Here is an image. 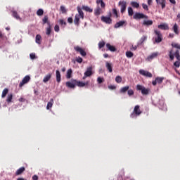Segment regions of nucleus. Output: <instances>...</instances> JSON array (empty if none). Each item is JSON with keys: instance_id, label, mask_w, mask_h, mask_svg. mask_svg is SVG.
Instances as JSON below:
<instances>
[{"instance_id": "nucleus-1", "label": "nucleus", "mask_w": 180, "mask_h": 180, "mask_svg": "<svg viewBox=\"0 0 180 180\" xmlns=\"http://www.w3.org/2000/svg\"><path fill=\"white\" fill-rule=\"evenodd\" d=\"M77 12L78 14L75 15V18L74 19V23L76 25V26L79 25V19H84V11H82V9H81L79 7H77Z\"/></svg>"}, {"instance_id": "nucleus-2", "label": "nucleus", "mask_w": 180, "mask_h": 180, "mask_svg": "<svg viewBox=\"0 0 180 180\" xmlns=\"http://www.w3.org/2000/svg\"><path fill=\"white\" fill-rule=\"evenodd\" d=\"M141 113H143V112H141V110H140V105H136L134 107L132 113H131L130 117H131V119H134V117H137V116H140Z\"/></svg>"}, {"instance_id": "nucleus-3", "label": "nucleus", "mask_w": 180, "mask_h": 180, "mask_svg": "<svg viewBox=\"0 0 180 180\" xmlns=\"http://www.w3.org/2000/svg\"><path fill=\"white\" fill-rule=\"evenodd\" d=\"M136 90L137 91H141V94L143 95H148L150 94V89L149 88H146L144 86L138 84L136 85Z\"/></svg>"}, {"instance_id": "nucleus-4", "label": "nucleus", "mask_w": 180, "mask_h": 180, "mask_svg": "<svg viewBox=\"0 0 180 180\" xmlns=\"http://www.w3.org/2000/svg\"><path fill=\"white\" fill-rule=\"evenodd\" d=\"M154 33L155 34V37H154L155 43H161V41H162V34L161 32L155 30Z\"/></svg>"}, {"instance_id": "nucleus-5", "label": "nucleus", "mask_w": 180, "mask_h": 180, "mask_svg": "<svg viewBox=\"0 0 180 180\" xmlns=\"http://www.w3.org/2000/svg\"><path fill=\"white\" fill-rule=\"evenodd\" d=\"M74 50H75L77 53H79L82 57H85V56H86V52H85V50L78 46H74Z\"/></svg>"}, {"instance_id": "nucleus-6", "label": "nucleus", "mask_w": 180, "mask_h": 180, "mask_svg": "<svg viewBox=\"0 0 180 180\" xmlns=\"http://www.w3.org/2000/svg\"><path fill=\"white\" fill-rule=\"evenodd\" d=\"M139 74L141 75H143V77H147L148 78H153V74L148 71H146L144 70H140Z\"/></svg>"}, {"instance_id": "nucleus-7", "label": "nucleus", "mask_w": 180, "mask_h": 180, "mask_svg": "<svg viewBox=\"0 0 180 180\" xmlns=\"http://www.w3.org/2000/svg\"><path fill=\"white\" fill-rule=\"evenodd\" d=\"M29 81H30V76L29 75L25 76L19 84V87L22 88V86H23V85H25V84H27Z\"/></svg>"}, {"instance_id": "nucleus-8", "label": "nucleus", "mask_w": 180, "mask_h": 180, "mask_svg": "<svg viewBox=\"0 0 180 180\" xmlns=\"http://www.w3.org/2000/svg\"><path fill=\"white\" fill-rule=\"evenodd\" d=\"M163 81H164V77H158L155 78L154 81L152 82V85H153V86H155L157 84H162Z\"/></svg>"}, {"instance_id": "nucleus-9", "label": "nucleus", "mask_w": 180, "mask_h": 180, "mask_svg": "<svg viewBox=\"0 0 180 180\" xmlns=\"http://www.w3.org/2000/svg\"><path fill=\"white\" fill-rule=\"evenodd\" d=\"M75 82H76L75 79L72 80V82H67L66 86L68 88H70L71 89H74V88H75V86H77Z\"/></svg>"}, {"instance_id": "nucleus-10", "label": "nucleus", "mask_w": 180, "mask_h": 180, "mask_svg": "<svg viewBox=\"0 0 180 180\" xmlns=\"http://www.w3.org/2000/svg\"><path fill=\"white\" fill-rule=\"evenodd\" d=\"M101 22L107 23V25H110L112 23V18L110 17L101 16Z\"/></svg>"}, {"instance_id": "nucleus-11", "label": "nucleus", "mask_w": 180, "mask_h": 180, "mask_svg": "<svg viewBox=\"0 0 180 180\" xmlns=\"http://www.w3.org/2000/svg\"><path fill=\"white\" fill-rule=\"evenodd\" d=\"M119 4L121 6V13H124V11H126V7H127V3L126 1H120Z\"/></svg>"}, {"instance_id": "nucleus-12", "label": "nucleus", "mask_w": 180, "mask_h": 180, "mask_svg": "<svg viewBox=\"0 0 180 180\" xmlns=\"http://www.w3.org/2000/svg\"><path fill=\"white\" fill-rule=\"evenodd\" d=\"M155 1L158 5H160L162 6V9H165L167 4L166 0H155Z\"/></svg>"}, {"instance_id": "nucleus-13", "label": "nucleus", "mask_w": 180, "mask_h": 180, "mask_svg": "<svg viewBox=\"0 0 180 180\" xmlns=\"http://www.w3.org/2000/svg\"><path fill=\"white\" fill-rule=\"evenodd\" d=\"M158 27L161 30H169V27L168 26V24H165V23L159 25Z\"/></svg>"}, {"instance_id": "nucleus-14", "label": "nucleus", "mask_w": 180, "mask_h": 180, "mask_svg": "<svg viewBox=\"0 0 180 180\" xmlns=\"http://www.w3.org/2000/svg\"><path fill=\"white\" fill-rule=\"evenodd\" d=\"M144 18H146V15L143 13H136L134 15V19H144Z\"/></svg>"}, {"instance_id": "nucleus-15", "label": "nucleus", "mask_w": 180, "mask_h": 180, "mask_svg": "<svg viewBox=\"0 0 180 180\" xmlns=\"http://www.w3.org/2000/svg\"><path fill=\"white\" fill-rule=\"evenodd\" d=\"M26 171V169L25 167H21L17 171L15 172V175L18 176L19 175H22L23 174V172Z\"/></svg>"}, {"instance_id": "nucleus-16", "label": "nucleus", "mask_w": 180, "mask_h": 180, "mask_svg": "<svg viewBox=\"0 0 180 180\" xmlns=\"http://www.w3.org/2000/svg\"><path fill=\"white\" fill-rule=\"evenodd\" d=\"M158 56V53L154 52L147 58V60L148 61H151V60H153V58H157Z\"/></svg>"}, {"instance_id": "nucleus-17", "label": "nucleus", "mask_w": 180, "mask_h": 180, "mask_svg": "<svg viewBox=\"0 0 180 180\" xmlns=\"http://www.w3.org/2000/svg\"><path fill=\"white\" fill-rule=\"evenodd\" d=\"M126 24V21H120L118 22H116L114 27L115 29H119V27H122L124 25Z\"/></svg>"}, {"instance_id": "nucleus-18", "label": "nucleus", "mask_w": 180, "mask_h": 180, "mask_svg": "<svg viewBox=\"0 0 180 180\" xmlns=\"http://www.w3.org/2000/svg\"><path fill=\"white\" fill-rule=\"evenodd\" d=\"M85 77H91L92 75V67H89L87 68L86 72H84Z\"/></svg>"}, {"instance_id": "nucleus-19", "label": "nucleus", "mask_w": 180, "mask_h": 180, "mask_svg": "<svg viewBox=\"0 0 180 180\" xmlns=\"http://www.w3.org/2000/svg\"><path fill=\"white\" fill-rule=\"evenodd\" d=\"M129 89H130V86H125L120 89V94H126Z\"/></svg>"}, {"instance_id": "nucleus-20", "label": "nucleus", "mask_w": 180, "mask_h": 180, "mask_svg": "<svg viewBox=\"0 0 180 180\" xmlns=\"http://www.w3.org/2000/svg\"><path fill=\"white\" fill-rule=\"evenodd\" d=\"M51 73H49L47 74L43 79V82H44L46 84V82H49V81H50V79H51Z\"/></svg>"}, {"instance_id": "nucleus-21", "label": "nucleus", "mask_w": 180, "mask_h": 180, "mask_svg": "<svg viewBox=\"0 0 180 180\" xmlns=\"http://www.w3.org/2000/svg\"><path fill=\"white\" fill-rule=\"evenodd\" d=\"M172 30L175 33V34H177V35L179 34V30L178 25L176 23L172 27Z\"/></svg>"}, {"instance_id": "nucleus-22", "label": "nucleus", "mask_w": 180, "mask_h": 180, "mask_svg": "<svg viewBox=\"0 0 180 180\" xmlns=\"http://www.w3.org/2000/svg\"><path fill=\"white\" fill-rule=\"evenodd\" d=\"M56 81L57 82H61V74L59 70L56 71Z\"/></svg>"}, {"instance_id": "nucleus-23", "label": "nucleus", "mask_w": 180, "mask_h": 180, "mask_svg": "<svg viewBox=\"0 0 180 180\" xmlns=\"http://www.w3.org/2000/svg\"><path fill=\"white\" fill-rule=\"evenodd\" d=\"M43 25H46L47 23L48 26L50 25V22H49V15H44V18L42 19Z\"/></svg>"}, {"instance_id": "nucleus-24", "label": "nucleus", "mask_w": 180, "mask_h": 180, "mask_svg": "<svg viewBox=\"0 0 180 180\" xmlns=\"http://www.w3.org/2000/svg\"><path fill=\"white\" fill-rule=\"evenodd\" d=\"M54 103V99L51 98L50 101L47 103L46 109L49 110V109L53 108V104Z\"/></svg>"}, {"instance_id": "nucleus-25", "label": "nucleus", "mask_w": 180, "mask_h": 180, "mask_svg": "<svg viewBox=\"0 0 180 180\" xmlns=\"http://www.w3.org/2000/svg\"><path fill=\"white\" fill-rule=\"evenodd\" d=\"M82 9H84V11H86V12H89V13H92V12H94V10L89 8V6H83Z\"/></svg>"}, {"instance_id": "nucleus-26", "label": "nucleus", "mask_w": 180, "mask_h": 180, "mask_svg": "<svg viewBox=\"0 0 180 180\" xmlns=\"http://www.w3.org/2000/svg\"><path fill=\"white\" fill-rule=\"evenodd\" d=\"M106 47L110 51H116V48L110 45V44H106Z\"/></svg>"}, {"instance_id": "nucleus-27", "label": "nucleus", "mask_w": 180, "mask_h": 180, "mask_svg": "<svg viewBox=\"0 0 180 180\" xmlns=\"http://www.w3.org/2000/svg\"><path fill=\"white\" fill-rule=\"evenodd\" d=\"M76 86H79V88H83V86H85V83L81 81H77L75 82Z\"/></svg>"}, {"instance_id": "nucleus-28", "label": "nucleus", "mask_w": 180, "mask_h": 180, "mask_svg": "<svg viewBox=\"0 0 180 180\" xmlns=\"http://www.w3.org/2000/svg\"><path fill=\"white\" fill-rule=\"evenodd\" d=\"M12 13H13L12 15H13V18H15L18 20H22V18H20V16H19V14H18V12L13 11Z\"/></svg>"}, {"instance_id": "nucleus-29", "label": "nucleus", "mask_w": 180, "mask_h": 180, "mask_svg": "<svg viewBox=\"0 0 180 180\" xmlns=\"http://www.w3.org/2000/svg\"><path fill=\"white\" fill-rule=\"evenodd\" d=\"M105 67H106L107 70L109 71V72H112V63H109L108 62H106Z\"/></svg>"}, {"instance_id": "nucleus-30", "label": "nucleus", "mask_w": 180, "mask_h": 180, "mask_svg": "<svg viewBox=\"0 0 180 180\" xmlns=\"http://www.w3.org/2000/svg\"><path fill=\"white\" fill-rule=\"evenodd\" d=\"M72 75V69L68 70L66 78H68V79H70V78H71Z\"/></svg>"}, {"instance_id": "nucleus-31", "label": "nucleus", "mask_w": 180, "mask_h": 180, "mask_svg": "<svg viewBox=\"0 0 180 180\" xmlns=\"http://www.w3.org/2000/svg\"><path fill=\"white\" fill-rule=\"evenodd\" d=\"M101 7H97L95 10H94V15L96 16H99V15H101Z\"/></svg>"}, {"instance_id": "nucleus-32", "label": "nucleus", "mask_w": 180, "mask_h": 180, "mask_svg": "<svg viewBox=\"0 0 180 180\" xmlns=\"http://www.w3.org/2000/svg\"><path fill=\"white\" fill-rule=\"evenodd\" d=\"M36 43L37 44H41V36L40 34L36 36Z\"/></svg>"}, {"instance_id": "nucleus-33", "label": "nucleus", "mask_w": 180, "mask_h": 180, "mask_svg": "<svg viewBox=\"0 0 180 180\" xmlns=\"http://www.w3.org/2000/svg\"><path fill=\"white\" fill-rule=\"evenodd\" d=\"M8 92H9V89L8 88L4 89L2 91L1 98H5L8 95Z\"/></svg>"}, {"instance_id": "nucleus-34", "label": "nucleus", "mask_w": 180, "mask_h": 180, "mask_svg": "<svg viewBox=\"0 0 180 180\" xmlns=\"http://www.w3.org/2000/svg\"><path fill=\"white\" fill-rule=\"evenodd\" d=\"M12 99H13V95L10 94L7 96L6 102H8V103H11V102H12Z\"/></svg>"}, {"instance_id": "nucleus-35", "label": "nucleus", "mask_w": 180, "mask_h": 180, "mask_svg": "<svg viewBox=\"0 0 180 180\" xmlns=\"http://www.w3.org/2000/svg\"><path fill=\"white\" fill-rule=\"evenodd\" d=\"M46 34H47V36H50V34H51V24L48 25Z\"/></svg>"}, {"instance_id": "nucleus-36", "label": "nucleus", "mask_w": 180, "mask_h": 180, "mask_svg": "<svg viewBox=\"0 0 180 180\" xmlns=\"http://www.w3.org/2000/svg\"><path fill=\"white\" fill-rule=\"evenodd\" d=\"M44 14V11H43V9L39 8L37 10V16H43Z\"/></svg>"}, {"instance_id": "nucleus-37", "label": "nucleus", "mask_w": 180, "mask_h": 180, "mask_svg": "<svg viewBox=\"0 0 180 180\" xmlns=\"http://www.w3.org/2000/svg\"><path fill=\"white\" fill-rule=\"evenodd\" d=\"M174 56L176 57L177 61H180V53L179 50H176L174 53Z\"/></svg>"}, {"instance_id": "nucleus-38", "label": "nucleus", "mask_w": 180, "mask_h": 180, "mask_svg": "<svg viewBox=\"0 0 180 180\" xmlns=\"http://www.w3.org/2000/svg\"><path fill=\"white\" fill-rule=\"evenodd\" d=\"M143 25H145V26H151L153 25V20H145L143 22Z\"/></svg>"}, {"instance_id": "nucleus-39", "label": "nucleus", "mask_w": 180, "mask_h": 180, "mask_svg": "<svg viewBox=\"0 0 180 180\" xmlns=\"http://www.w3.org/2000/svg\"><path fill=\"white\" fill-rule=\"evenodd\" d=\"M131 5L133 8H139L140 7V4L136 1H131Z\"/></svg>"}, {"instance_id": "nucleus-40", "label": "nucleus", "mask_w": 180, "mask_h": 180, "mask_svg": "<svg viewBox=\"0 0 180 180\" xmlns=\"http://www.w3.org/2000/svg\"><path fill=\"white\" fill-rule=\"evenodd\" d=\"M96 4H101V8H105V6H106L105 4V2H103V0H97Z\"/></svg>"}, {"instance_id": "nucleus-41", "label": "nucleus", "mask_w": 180, "mask_h": 180, "mask_svg": "<svg viewBox=\"0 0 180 180\" xmlns=\"http://www.w3.org/2000/svg\"><path fill=\"white\" fill-rule=\"evenodd\" d=\"M172 49L169 51V56L170 60L172 61V60H174V57H175V54L172 53Z\"/></svg>"}, {"instance_id": "nucleus-42", "label": "nucleus", "mask_w": 180, "mask_h": 180, "mask_svg": "<svg viewBox=\"0 0 180 180\" xmlns=\"http://www.w3.org/2000/svg\"><path fill=\"white\" fill-rule=\"evenodd\" d=\"M133 13H134L133 8L131 7H129L128 8V15H129V16H133Z\"/></svg>"}, {"instance_id": "nucleus-43", "label": "nucleus", "mask_w": 180, "mask_h": 180, "mask_svg": "<svg viewBox=\"0 0 180 180\" xmlns=\"http://www.w3.org/2000/svg\"><path fill=\"white\" fill-rule=\"evenodd\" d=\"M126 56L127 57V58H131V57H133V52L127 51L126 52Z\"/></svg>"}, {"instance_id": "nucleus-44", "label": "nucleus", "mask_w": 180, "mask_h": 180, "mask_svg": "<svg viewBox=\"0 0 180 180\" xmlns=\"http://www.w3.org/2000/svg\"><path fill=\"white\" fill-rule=\"evenodd\" d=\"M105 43L104 42V41H101L99 43H98V48L101 49H103V47H105Z\"/></svg>"}, {"instance_id": "nucleus-45", "label": "nucleus", "mask_w": 180, "mask_h": 180, "mask_svg": "<svg viewBox=\"0 0 180 180\" xmlns=\"http://www.w3.org/2000/svg\"><path fill=\"white\" fill-rule=\"evenodd\" d=\"M115 82H117V84H120V82H122V77L117 76L115 77Z\"/></svg>"}, {"instance_id": "nucleus-46", "label": "nucleus", "mask_w": 180, "mask_h": 180, "mask_svg": "<svg viewBox=\"0 0 180 180\" xmlns=\"http://www.w3.org/2000/svg\"><path fill=\"white\" fill-rule=\"evenodd\" d=\"M128 96H132V95H134V91H133V89H128L127 91Z\"/></svg>"}, {"instance_id": "nucleus-47", "label": "nucleus", "mask_w": 180, "mask_h": 180, "mask_svg": "<svg viewBox=\"0 0 180 180\" xmlns=\"http://www.w3.org/2000/svg\"><path fill=\"white\" fill-rule=\"evenodd\" d=\"M60 9L62 13H67V9H65V7L64 6H60Z\"/></svg>"}, {"instance_id": "nucleus-48", "label": "nucleus", "mask_w": 180, "mask_h": 180, "mask_svg": "<svg viewBox=\"0 0 180 180\" xmlns=\"http://www.w3.org/2000/svg\"><path fill=\"white\" fill-rule=\"evenodd\" d=\"M59 23H60V25H61L62 26H63V25L67 26V22H66L65 21H64V20H63V19L59 20Z\"/></svg>"}, {"instance_id": "nucleus-49", "label": "nucleus", "mask_w": 180, "mask_h": 180, "mask_svg": "<svg viewBox=\"0 0 180 180\" xmlns=\"http://www.w3.org/2000/svg\"><path fill=\"white\" fill-rule=\"evenodd\" d=\"M174 67H176V68H179L180 67V60H176L174 63Z\"/></svg>"}, {"instance_id": "nucleus-50", "label": "nucleus", "mask_w": 180, "mask_h": 180, "mask_svg": "<svg viewBox=\"0 0 180 180\" xmlns=\"http://www.w3.org/2000/svg\"><path fill=\"white\" fill-rule=\"evenodd\" d=\"M30 57L31 60H34L36 58V53H30Z\"/></svg>"}, {"instance_id": "nucleus-51", "label": "nucleus", "mask_w": 180, "mask_h": 180, "mask_svg": "<svg viewBox=\"0 0 180 180\" xmlns=\"http://www.w3.org/2000/svg\"><path fill=\"white\" fill-rule=\"evenodd\" d=\"M146 40H147V37L143 36L141 39V44H143V43H144V41H146Z\"/></svg>"}, {"instance_id": "nucleus-52", "label": "nucleus", "mask_w": 180, "mask_h": 180, "mask_svg": "<svg viewBox=\"0 0 180 180\" xmlns=\"http://www.w3.org/2000/svg\"><path fill=\"white\" fill-rule=\"evenodd\" d=\"M0 39H2V40L6 39V36H5L4 34H2V32L0 31Z\"/></svg>"}, {"instance_id": "nucleus-53", "label": "nucleus", "mask_w": 180, "mask_h": 180, "mask_svg": "<svg viewBox=\"0 0 180 180\" xmlns=\"http://www.w3.org/2000/svg\"><path fill=\"white\" fill-rule=\"evenodd\" d=\"M54 30L57 32H60V26H58V25H55Z\"/></svg>"}, {"instance_id": "nucleus-54", "label": "nucleus", "mask_w": 180, "mask_h": 180, "mask_svg": "<svg viewBox=\"0 0 180 180\" xmlns=\"http://www.w3.org/2000/svg\"><path fill=\"white\" fill-rule=\"evenodd\" d=\"M97 82H98V84H102V82H103V78H102V77H98V79H97Z\"/></svg>"}, {"instance_id": "nucleus-55", "label": "nucleus", "mask_w": 180, "mask_h": 180, "mask_svg": "<svg viewBox=\"0 0 180 180\" xmlns=\"http://www.w3.org/2000/svg\"><path fill=\"white\" fill-rule=\"evenodd\" d=\"M76 61H77V63H79V64H81V63H82V58L78 57V58L76 59Z\"/></svg>"}, {"instance_id": "nucleus-56", "label": "nucleus", "mask_w": 180, "mask_h": 180, "mask_svg": "<svg viewBox=\"0 0 180 180\" xmlns=\"http://www.w3.org/2000/svg\"><path fill=\"white\" fill-rule=\"evenodd\" d=\"M142 7L145 9V11H148V6L146 4H142Z\"/></svg>"}, {"instance_id": "nucleus-57", "label": "nucleus", "mask_w": 180, "mask_h": 180, "mask_svg": "<svg viewBox=\"0 0 180 180\" xmlns=\"http://www.w3.org/2000/svg\"><path fill=\"white\" fill-rule=\"evenodd\" d=\"M112 13L114 14V15H115V16H116V18H117V10H116V8H114L113 10H112Z\"/></svg>"}, {"instance_id": "nucleus-58", "label": "nucleus", "mask_w": 180, "mask_h": 180, "mask_svg": "<svg viewBox=\"0 0 180 180\" xmlns=\"http://www.w3.org/2000/svg\"><path fill=\"white\" fill-rule=\"evenodd\" d=\"M19 102H26V98H23V97H20L18 99Z\"/></svg>"}, {"instance_id": "nucleus-59", "label": "nucleus", "mask_w": 180, "mask_h": 180, "mask_svg": "<svg viewBox=\"0 0 180 180\" xmlns=\"http://www.w3.org/2000/svg\"><path fill=\"white\" fill-rule=\"evenodd\" d=\"M68 23H72V22H74V20H72V18L70 17L68 18Z\"/></svg>"}, {"instance_id": "nucleus-60", "label": "nucleus", "mask_w": 180, "mask_h": 180, "mask_svg": "<svg viewBox=\"0 0 180 180\" xmlns=\"http://www.w3.org/2000/svg\"><path fill=\"white\" fill-rule=\"evenodd\" d=\"M108 89H116V86H113V85H110L108 86Z\"/></svg>"}, {"instance_id": "nucleus-61", "label": "nucleus", "mask_w": 180, "mask_h": 180, "mask_svg": "<svg viewBox=\"0 0 180 180\" xmlns=\"http://www.w3.org/2000/svg\"><path fill=\"white\" fill-rule=\"evenodd\" d=\"M32 180H39V176L37 175H34L32 176Z\"/></svg>"}, {"instance_id": "nucleus-62", "label": "nucleus", "mask_w": 180, "mask_h": 180, "mask_svg": "<svg viewBox=\"0 0 180 180\" xmlns=\"http://www.w3.org/2000/svg\"><path fill=\"white\" fill-rule=\"evenodd\" d=\"M174 34L169 33L168 37L170 39H174Z\"/></svg>"}, {"instance_id": "nucleus-63", "label": "nucleus", "mask_w": 180, "mask_h": 180, "mask_svg": "<svg viewBox=\"0 0 180 180\" xmlns=\"http://www.w3.org/2000/svg\"><path fill=\"white\" fill-rule=\"evenodd\" d=\"M171 4H173V5H175L176 4V1L175 0H169Z\"/></svg>"}, {"instance_id": "nucleus-64", "label": "nucleus", "mask_w": 180, "mask_h": 180, "mask_svg": "<svg viewBox=\"0 0 180 180\" xmlns=\"http://www.w3.org/2000/svg\"><path fill=\"white\" fill-rule=\"evenodd\" d=\"M148 5H153V0H148Z\"/></svg>"}]
</instances>
